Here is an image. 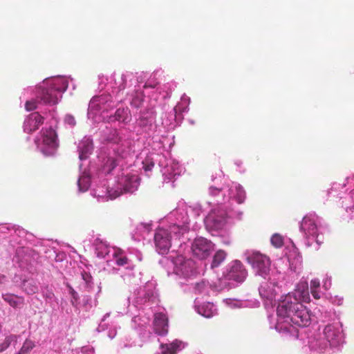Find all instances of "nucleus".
I'll return each instance as SVG.
<instances>
[{"instance_id": "44", "label": "nucleus", "mask_w": 354, "mask_h": 354, "mask_svg": "<svg viewBox=\"0 0 354 354\" xmlns=\"http://www.w3.org/2000/svg\"><path fill=\"white\" fill-rule=\"evenodd\" d=\"M65 122L69 125L73 127L76 124L75 118L71 115H66L64 118Z\"/></svg>"}, {"instance_id": "37", "label": "nucleus", "mask_w": 354, "mask_h": 354, "mask_svg": "<svg viewBox=\"0 0 354 354\" xmlns=\"http://www.w3.org/2000/svg\"><path fill=\"white\" fill-rule=\"evenodd\" d=\"M142 164L145 172L151 171V168L154 166V162L149 156H146L145 160L142 161Z\"/></svg>"}, {"instance_id": "45", "label": "nucleus", "mask_w": 354, "mask_h": 354, "mask_svg": "<svg viewBox=\"0 0 354 354\" xmlns=\"http://www.w3.org/2000/svg\"><path fill=\"white\" fill-rule=\"evenodd\" d=\"M320 286L319 280L315 279L310 281V290L318 289Z\"/></svg>"}, {"instance_id": "2", "label": "nucleus", "mask_w": 354, "mask_h": 354, "mask_svg": "<svg viewBox=\"0 0 354 354\" xmlns=\"http://www.w3.org/2000/svg\"><path fill=\"white\" fill-rule=\"evenodd\" d=\"M344 335L339 322L328 324L322 331L308 337V346L311 350L323 352L329 347H336L343 342Z\"/></svg>"}, {"instance_id": "53", "label": "nucleus", "mask_w": 354, "mask_h": 354, "mask_svg": "<svg viewBox=\"0 0 354 354\" xmlns=\"http://www.w3.org/2000/svg\"><path fill=\"white\" fill-rule=\"evenodd\" d=\"M109 315V313H106L104 316V318L102 319V321H104L105 319V317H108Z\"/></svg>"}, {"instance_id": "18", "label": "nucleus", "mask_w": 354, "mask_h": 354, "mask_svg": "<svg viewBox=\"0 0 354 354\" xmlns=\"http://www.w3.org/2000/svg\"><path fill=\"white\" fill-rule=\"evenodd\" d=\"M247 276V271L239 261H234L229 264L225 277L228 280L243 282Z\"/></svg>"}, {"instance_id": "5", "label": "nucleus", "mask_w": 354, "mask_h": 354, "mask_svg": "<svg viewBox=\"0 0 354 354\" xmlns=\"http://www.w3.org/2000/svg\"><path fill=\"white\" fill-rule=\"evenodd\" d=\"M243 213L239 209H230V206L225 205L212 209L204 219L206 228L209 231H218L223 229L229 218L241 220Z\"/></svg>"}, {"instance_id": "51", "label": "nucleus", "mask_w": 354, "mask_h": 354, "mask_svg": "<svg viewBox=\"0 0 354 354\" xmlns=\"http://www.w3.org/2000/svg\"><path fill=\"white\" fill-rule=\"evenodd\" d=\"M155 85L151 84H145L144 88H154Z\"/></svg>"}, {"instance_id": "10", "label": "nucleus", "mask_w": 354, "mask_h": 354, "mask_svg": "<svg viewBox=\"0 0 354 354\" xmlns=\"http://www.w3.org/2000/svg\"><path fill=\"white\" fill-rule=\"evenodd\" d=\"M245 259L250 263L256 274L266 278L270 270V259L258 252H247Z\"/></svg>"}, {"instance_id": "54", "label": "nucleus", "mask_w": 354, "mask_h": 354, "mask_svg": "<svg viewBox=\"0 0 354 354\" xmlns=\"http://www.w3.org/2000/svg\"><path fill=\"white\" fill-rule=\"evenodd\" d=\"M216 179V178H214V176H212V180L214 181Z\"/></svg>"}, {"instance_id": "36", "label": "nucleus", "mask_w": 354, "mask_h": 354, "mask_svg": "<svg viewBox=\"0 0 354 354\" xmlns=\"http://www.w3.org/2000/svg\"><path fill=\"white\" fill-rule=\"evenodd\" d=\"M151 230V225L149 223H141L136 227L137 233L140 236H143L145 234L148 233Z\"/></svg>"}, {"instance_id": "52", "label": "nucleus", "mask_w": 354, "mask_h": 354, "mask_svg": "<svg viewBox=\"0 0 354 354\" xmlns=\"http://www.w3.org/2000/svg\"><path fill=\"white\" fill-rule=\"evenodd\" d=\"M5 279V276L0 274V283H3Z\"/></svg>"}, {"instance_id": "1", "label": "nucleus", "mask_w": 354, "mask_h": 354, "mask_svg": "<svg viewBox=\"0 0 354 354\" xmlns=\"http://www.w3.org/2000/svg\"><path fill=\"white\" fill-rule=\"evenodd\" d=\"M310 299L308 284L301 281L294 292L286 295L277 308L275 328L280 333H294L296 326L306 327L310 323V315L303 305Z\"/></svg>"}, {"instance_id": "30", "label": "nucleus", "mask_w": 354, "mask_h": 354, "mask_svg": "<svg viewBox=\"0 0 354 354\" xmlns=\"http://www.w3.org/2000/svg\"><path fill=\"white\" fill-rule=\"evenodd\" d=\"M2 297L5 301L15 308L19 306L24 302V299L22 297L12 294H3Z\"/></svg>"}, {"instance_id": "22", "label": "nucleus", "mask_w": 354, "mask_h": 354, "mask_svg": "<svg viewBox=\"0 0 354 354\" xmlns=\"http://www.w3.org/2000/svg\"><path fill=\"white\" fill-rule=\"evenodd\" d=\"M120 192L114 189L113 187H97L93 191V195L96 197L98 201H108L113 200L116 198L120 196Z\"/></svg>"}, {"instance_id": "16", "label": "nucleus", "mask_w": 354, "mask_h": 354, "mask_svg": "<svg viewBox=\"0 0 354 354\" xmlns=\"http://www.w3.org/2000/svg\"><path fill=\"white\" fill-rule=\"evenodd\" d=\"M214 249V245L207 239L198 237L192 244L193 254L200 259L207 258Z\"/></svg>"}, {"instance_id": "6", "label": "nucleus", "mask_w": 354, "mask_h": 354, "mask_svg": "<svg viewBox=\"0 0 354 354\" xmlns=\"http://www.w3.org/2000/svg\"><path fill=\"white\" fill-rule=\"evenodd\" d=\"M329 194L342 199V207L354 221V176L347 177L342 183H333Z\"/></svg>"}, {"instance_id": "33", "label": "nucleus", "mask_w": 354, "mask_h": 354, "mask_svg": "<svg viewBox=\"0 0 354 354\" xmlns=\"http://www.w3.org/2000/svg\"><path fill=\"white\" fill-rule=\"evenodd\" d=\"M17 342V336L14 335H10L6 337L3 343L0 344V353H2L5 350H6L12 342Z\"/></svg>"}, {"instance_id": "29", "label": "nucleus", "mask_w": 354, "mask_h": 354, "mask_svg": "<svg viewBox=\"0 0 354 354\" xmlns=\"http://www.w3.org/2000/svg\"><path fill=\"white\" fill-rule=\"evenodd\" d=\"M78 149L80 155L91 154L93 150V140L90 138L84 137L80 142Z\"/></svg>"}, {"instance_id": "9", "label": "nucleus", "mask_w": 354, "mask_h": 354, "mask_svg": "<svg viewBox=\"0 0 354 354\" xmlns=\"http://www.w3.org/2000/svg\"><path fill=\"white\" fill-rule=\"evenodd\" d=\"M319 225L320 220L317 216L310 214L304 217L300 224V230L308 240L306 243L308 246L311 245L312 243L310 241H315L318 245L322 243L319 234Z\"/></svg>"}, {"instance_id": "28", "label": "nucleus", "mask_w": 354, "mask_h": 354, "mask_svg": "<svg viewBox=\"0 0 354 354\" xmlns=\"http://www.w3.org/2000/svg\"><path fill=\"white\" fill-rule=\"evenodd\" d=\"M118 161L115 156H103L101 172L104 174H110L118 165Z\"/></svg>"}, {"instance_id": "12", "label": "nucleus", "mask_w": 354, "mask_h": 354, "mask_svg": "<svg viewBox=\"0 0 354 354\" xmlns=\"http://www.w3.org/2000/svg\"><path fill=\"white\" fill-rule=\"evenodd\" d=\"M159 167L161 168L164 183H169L183 171L179 162L172 156H162L159 160Z\"/></svg>"}, {"instance_id": "35", "label": "nucleus", "mask_w": 354, "mask_h": 354, "mask_svg": "<svg viewBox=\"0 0 354 354\" xmlns=\"http://www.w3.org/2000/svg\"><path fill=\"white\" fill-rule=\"evenodd\" d=\"M270 242L274 247L279 248H281L283 244V238L281 235L277 233L272 236Z\"/></svg>"}, {"instance_id": "4", "label": "nucleus", "mask_w": 354, "mask_h": 354, "mask_svg": "<svg viewBox=\"0 0 354 354\" xmlns=\"http://www.w3.org/2000/svg\"><path fill=\"white\" fill-rule=\"evenodd\" d=\"M94 247L97 257L106 259L108 262L115 261L117 266L126 269H133L135 266L132 259L128 258L121 249L111 247L106 241L99 238L95 240Z\"/></svg>"}, {"instance_id": "19", "label": "nucleus", "mask_w": 354, "mask_h": 354, "mask_svg": "<svg viewBox=\"0 0 354 354\" xmlns=\"http://www.w3.org/2000/svg\"><path fill=\"white\" fill-rule=\"evenodd\" d=\"M279 288L274 283L266 281L261 284L259 292L266 304H272Z\"/></svg>"}, {"instance_id": "49", "label": "nucleus", "mask_w": 354, "mask_h": 354, "mask_svg": "<svg viewBox=\"0 0 354 354\" xmlns=\"http://www.w3.org/2000/svg\"><path fill=\"white\" fill-rule=\"evenodd\" d=\"M117 333L116 328L114 327L111 328L108 332V336L110 339H113L115 337Z\"/></svg>"}, {"instance_id": "20", "label": "nucleus", "mask_w": 354, "mask_h": 354, "mask_svg": "<svg viewBox=\"0 0 354 354\" xmlns=\"http://www.w3.org/2000/svg\"><path fill=\"white\" fill-rule=\"evenodd\" d=\"M81 163L80 165V170L82 172L77 181L79 192H84L88 190L90 187V174L86 171V167L84 168V162H86L88 156H79Z\"/></svg>"}, {"instance_id": "17", "label": "nucleus", "mask_w": 354, "mask_h": 354, "mask_svg": "<svg viewBox=\"0 0 354 354\" xmlns=\"http://www.w3.org/2000/svg\"><path fill=\"white\" fill-rule=\"evenodd\" d=\"M154 299V292L151 285H147L136 290L129 300H131L133 305L140 307L142 305L151 302Z\"/></svg>"}, {"instance_id": "43", "label": "nucleus", "mask_w": 354, "mask_h": 354, "mask_svg": "<svg viewBox=\"0 0 354 354\" xmlns=\"http://www.w3.org/2000/svg\"><path fill=\"white\" fill-rule=\"evenodd\" d=\"M192 212L195 216H198L201 213L200 206L188 207V214Z\"/></svg>"}, {"instance_id": "3", "label": "nucleus", "mask_w": 354, "mask_h": 354, "mask_svg": "<svg viewBox=\"0 0 354 354\" xmlns=\"http://www.w3.org/2000/svg\"><path fill=\"white\" fill-rule=\"evenodd\" d=\"M209 194L214 197V203L230 206L231 208L230 201L234 200L238 204L243 203L245 199L246 194L243 187L235 182L225 183L222 187L211 186L209 189Z\"/></svg>"}, {"instance_id": "14", "label": "nucleus", "mask_w": 354, "mask_h": 354, "mask_svg": "<svg viewBox=\"0 0 354 354\" xmlns=\"http://www.w3.org/2000/svg\"><path fill=\"white\" fill-rule=\"evenodd\" d=\"M35 142L44 155L54 153L59 147L57 133L52 128L44 130L42 134V140L41 142L36 140Z\"/></svg>"}, {"instance_id": "8", "label": "nucleus", "mask_w": 354, "mask_h": 354, "mask_svg": "<svg viewBox=\"0 0 354 354\" xmlns=\"http://www.w3.org/2000/svg\"><path fill=\"white\" fill-rule=\"evenodd\" d=\"M173 263L174 272L181 280L179 283L182 287L193 281L198 274L196 263L191 259L179 255L174 259Z\"/></svg>"}, {"instance_id": "13", "label": "nucleus", "mask_w": 354, "mask_h": 354, "mask_svg": "<svg viewBox=\"0 0 354 354\" xmlns=\"http://www.w3.org/2000/svg\"><path fill=\"white\" fill-rule=\"evenodd\" d=\"M116 190L120 191V196L122 193H133L138 190L140 178L136 173L124 172L118 178L116 181Z\"/></svg>"}, {"instance_id": "34", "label": "nucleus", "mask_w": 354, "mask_h": 354, "mask_svg": "<svg viewBox=\"0 0 354 354\" xmlns=\"http://www.w3.org/2000/svg\"><path fill=\"white\" fill-rule=\"evenodd\" d=\"M223 303L232 308H243L245 306L244 301L234 299H223Z\"/></svg>"}, {"instance_id": "39", "label": "nucleus", "mask_w": 354, "mask_h": 354, "mask_svg": "<svg viewBox=\"0 0 354 354\" xmlns=\"http://www.w3.org/2000/svg\"><path fill=\"white\" fill-rule=\"evenodd\" d=\"M35 346L34 343L30 340H26L18 354H25L30 351Z\"/></svg>"}, {"instance_id": "31", "label": "nucleus", "mask_w": 354, "mask_h": 354, "mask_svg": "<svg viewBox=\"0 0 354 354\" xmlns=\"http://www.w3.org/2000/svg\"><path fill=\"white\" fill-rule=\"evenodd\" d=\"M226 253L223 250H218L214 256L211 268H214L221 265V263L225 259Z\"/></svg>"}, {"instance_id": "23", "label": "nucleus", "mask_w": 354, "mask_h": 354, "mask_svg": "<svg viewBox=\"0 0 354 354\" xmlns=\"http://www.w3.org/2000/svg\"><path fill=\"white\" fill-rule=\"evenodd\" d=\"M194 308L198 314L206 318L212 317L217 313L216 308L214 304L210 302L200 304L197 299L194 301Z\"/></svg>"}, {"instance_id": "25", "label": "nucleus", "mask_w": 354, "mask_h": 354, "mask_svg": "<svg viewBox=\"0 0 354 354\" xmlns=\"http://www.w3.org/2000/svg\"><path fill=\"white\" fill-rule=\"evenodd\" d=\"M182 288L185 292H191L195 294H207L209 285L203 280L194 281V279L187 283Z\"/></svg>"}, {"instance_id": "46", "label": "nucleus", "mask_w": 354, "mask_h": 354, "mask_svg": "<svg viewBox=\"0 0 354 354\" xmlns=\"http://www.w3.org/2000/svg\"><path fill=\"white\" fill-rule=\"evenodd\" d=\"M82 354H94V349L91 346H84L81 349Z\"/></svg>"}, {"instance_id": "7", "label": "nucleus", "mask_w": 354, "mask_h": 354, "mask_svg": "<svg viewBox=\"0 0 354 354\" xmlns=\"http://www.w3.org/2000/svg\"><path fill=\"white\" fill-rule=\"evenodd\" d=\"M166 219L169 223L167 227L176 239H180L189 230L188 207L185 204L179 205L167 215Z\"/></svg>"}, {"instance_id": "40", "label": "nucleus", "mask_w": 354, "mask_h": 354, "mask_svg": "<svg viewBox=\"0 0 354 354\" xmlns=\"http://www.w3.org/2000/svg\"><path fill=\"white\" fill-rule=\"evenodd\" d=\"M132 321L140 327H142L149 323V318L142 319L140 316H136L133 317Z\"/></svg>"}, {"instance_id": "48", "label": "nucleus", "mask_w": 354, "mask_h": 354, "mask_svg": "<svg viewBox=\"0 0 354 354\" xmlns=\"http://www.w3.org/2000/svg\"><path fill=\"white\" fill-rule=\"evenodd\" d=\"M44 296L46 299H48L49 301H51L55 297L54 294L49 290H47L46 292H44Z\"/></svg>"}, {"instance_id": "27", "label": "nucleus", "mask_w": 354, "mask_h": 354, "mask_svg": "<svg viewBox=\"0 0 354 354\" xmlns=\"http://www.w3.org/2000/svg\"><path fill=\"white\" fill-rule=\"evenodd\" d=\"M130 111L127 108H120L116 110L114 115H110L109 122L119 121L127 123L130 121Z\"/></svg>"}, {"instance_id": "15", "label": "nucleus", "mask_w": 354, "mask_h": 354, "mask_svg": "<svg viewBox=\"0 0 354 354\" xmlns=\"http://www.w3.org/2000/svg\"><path fill=\"white\" fill-rule=\"evenodd\" d=\"M62 91L63 90L59 86V81H57L50 84L48 88H41L38 97L45 104L54 105L58 102Z\"/></svg>"}, {"instance_id": "21", "label": "nucleus", "mask_w": 354, "mask_h": 354, "mask_svg": "<svg viewBox=\"0 0 354 354\" xmlns=\"http://www.w3.org/2000/svg\"><path fill=\"white\" fill-rule=\"evenodd\" d=\"M43 122L44 118L38 112L32 113L25 120L24 131L27 133H32L38 129Z\"/></svg>"}, {"instance_id": "50", "label": "nucleus", "mask_w": 354, "mask_h": 354, "mask_svg": "<svg viewBox=\"0 0 354 354\" xmlns=\"http://www.w3.org/2000/svg\"><path fill=\"white\" fill-rule=\"evenodd\" d=\"M310 292L315 299H318L321 297L320 292L317 290V289L310 290Z\"/></svg>"}, {"instance_id": "41", "label": "nucleus", "mask_w": 354, "mask_h": 354, "mask_svg": "<svg viewBox=\"0 0 354 354\" xmlns=\"http://www.w3.org/2000/svg\"><path fill=\"white\" fill-rule=\"evenodd\" d=\"M37 107V102L34 100L27 101L25 104V108L28 111L35 110Z\"/></svg>"}, {"instance_id": "24", "label": "nucleus", "mask_w": 354, "mask_h": 354, "mask_svg": "<svg viewBox=\"0 0 354 354\" xmlns=\"http://www.w3.org/2000/svg\"><path fill=\"white\" fill-rule=\"evenodd\" d=\"M153 329L156 333L164 335L168 331V320L165 314L157 313L154 314Z\"/></svg>"}, {"instance_id": "47", "label": "nucleus", "mask_w": 354, "mask_h": 354, "mask_svg": "<svg viewBox=\"0 0 354 354\" xmlns=\"http://www.w3.org/2000/svg\"><path fill=\"white\" fill-rule=\"evenodd\" d=\"M331 286V279L330 277H326L325 280L323 281V287L328 290Z\"/></svg>"}, {"instance_id": "38", "label": "nucleus", "mask_w": 354, "mask_h": 354, "mask_svg": "<svg viewBox=\"0 0 354 354\" xmlns=\"http://www.w3.org/2000/svg\"><path fill=\"white\" fill-rule=\"evenodd\" d=\"M82 278L85 283L86 288H87V290L90 291L91 288H92V284H93L92 277L91 276L90 274H88L86 272H82Z\"/></svg>"}, {"instance_id": "42", "label": "nucleus", "mask_w": 354, "mask_h": 354, "mask_svg": "<svg viewBox=\"0 0 354 354\" xmlns=\"http://www.w3.org/2000/svg\"><path fill=\"white\" fill-rule=\"evenodd\" d=\"M70 294L72 297L71 299V304L73 306H76L78 303L79 296L77 292L73 290V288H71Z\"/></svg>"}, {"instance_id": "11", "label": "nucleus", "mask_w": 354, "mask_h": 354, "mask_svg": "<svg viewBox=\"0 0 354 354\" xmlns=\"http://www.w3.org/2000/svg\"><path fill=\"white\" fill-rule=\"evenodd\" d=\"M178 239L167 226L159 227L154 234L156 249L159 254H167L171 246L172 241Z\"/></svg>"}, {"instance_id": "26", "label": "nucleus", "mask_w": 354, "mask_h": 354, "mask_svg": "<svg viewBox=\"0 0 354 354\" xmlns=\"http://www.w3.org/2000/svg\"><path fill=\"white\" fill-rule=\"evenodd\" d=\"M184 348L183 342L176 339L169 344H161L160 349L162 354H176Z\"/></svg>"}, {"instance_id": "32", "label": "nucleus", "mask_w": 354, "mask_h": 354, "mask_svg": "<svg viewBox=\"0 0 354 354\" xmlns=\"http://www.w3.org/2000/svg\"><path fill=\"white\" fill-rule=\"evenodd\" d=\"M23 288L28 295H32L38 291V287L34 281H24Z\"/></svg>"}]
</instances>
